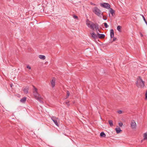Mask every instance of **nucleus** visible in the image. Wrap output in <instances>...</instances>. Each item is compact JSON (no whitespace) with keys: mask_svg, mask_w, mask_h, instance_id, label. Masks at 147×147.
Returning a JSON list of instances; mask_svg holds the SVG:
<instances>
[{"mask_svg":"<svg viewBox=\"0 0 147 147\" xmlns=\"http://www.w3.org/2000/svg\"><path fill=\"white\" fill-rule=\"evenodd\" d=\"M100 5L101 7L108 9L110 8V7L109 4L107 3H101Z\"/></svg>","mask_w":147,"mask_h":147,"instance_id":"nucleus-6","label":"nucleus"},{"mask_svg":"<svg viewBox=\"0 0 147 147\" xmlns=\"http://www.w3.org/2000/svg\"><path fill=\"white\" fill-rule=\"evenodd\" d=\"M121 26H118L117 27V29L119 32H121Z\"/></svg>","mask_w":147,"mask_h":147,"instance_id":"nucleus-20","label":"nucleus"},{"mask_svg":"<svg viewBox=\"0 0 147 147\" xmlns=\"http://www.w3.org/2000/svg\"><path fill=\"white\" fill-rule=\"evenodd\" d=\"M28 90L29 88L28 87H26L24 89L23 91L25 93L27 94L28 92Z\"/></svg>","mask_w":147,"mask_h":147,"instance_id":"nucleus-13","label":"nucleus"},{"mask_svg":"<svg viewBox=\"0 0 147 147\" xmlns=\"http://www.w3.org/2000/svg\"><path fill=\"white\" fill-rule=\"evenodd\" d=\"M140 36H142V37L143 36V34H142V33H140Z\"/></svg>","mask_w":147,"mask_h":147,"instance_id":"nucleus-32","label":"nucleus"},{"mask_svg":"<svg viewBox=\"0 0 147 147\" xmlns=\"http://www.w3.org/2000/svg\"><path fill=\"white\" fill-rule=\"evenodd\" d=\"M10 86H11V87H12V85H10Z\"/></svg>","mask_w":147,"mask_h":147,"instance_id":"nucleus-33","label":"nucleus"},{"mask_svg":"<svg viewBox=\"0 0 147 147\" xmlns=\"http://www.w3.org/2000/svg\"><path fill=\"white\" fill-rule=\"evenodd\" d=\"M92 11L96 15L101 18L102 16V13L101 11L97 7H94L92 9Z\"/></svg>","mask_w":147,"mask_h":147,"instance_id":"nucleus-3","label":"nucleus"},{"mask_svg":"<svg viewBox=\"0 0 147 147\" xmlns=\"http://www.w3.org/2000/svg\"><path fill=\"white\" fill-rule=\"evenodd\" d=\"M145 99L147 100V91L145 93Z\"/></svg>","mask_w":147,"mask_h":147,"instance_id":"nucleus-27","label":"nucleus"},{"mask_svg":"<svg viewBox=\"0 0 147 147\" xmlns=\"http://www.w3.org/2000/svg\"><path fill=\"white\" fill-rule=\"evenodd\" d=\"M109 9H109L110 13L111 14L112 16H113V14H114L115 13V11H114V10L113 9L111 8H110Z\"/></svg>","mask_w":147,"mask_h":147,"instance_id":"nucleus-16","label":"nucleus"},{"mask_svg":"<svg viewBox=\"0 0 147 147\" xmlns=\"http://www.w3.org/2000/svg\"><path fill=\"white\" fill-rule=\"evenodd\" d=\"M86 24L88 27L93 30H94L95 28L96 30H98L99 26L97 24H94L88 20H87L86 21Z\"/></svg>","mask_w":147,"mask_h":147,"instance_id":"nucleus-2","label":"nucleus"},{"mask_svg":"<svg viewBox=\"0 0 147 147\" xmlns=\"http://www.w3.org/2000/svg\"><path fill=\"white\" fill-rule=\"evenodd\" d=\"M143 140H147V131L143 134Z\"/></svg>","mask_w":147,"mask_h":147,"instance_id":"nucleus-10","label":"nucleus"},{"mask_svg":"<svg viewBox=\"0 0 147 147\" xmlns=\"http://www.w3.org/2000/svg\"><path fill=\"white\" fill-rule=\"evenodd\" d=\"M109 123L110 125V126L111 127H112L113 125V121L112 120H109Z\"/></svg>","mask_w":147,"mask_h":147,"instance_id":"nucleus-18","label":"nucleus"},{"mask_svg":"<svg viewBox=\"0 0 147 147\" xmlns=\"http://www.w3.org/2000/svg\"><path fill=\"white\" fill-rule=\"evenodd\" d=\"M117 113L119 114H121L122 113V111L121 110H119L117 111Z\"/></svg>","mask_w":147,"mask_h":147,"instance_id":"nucleus-28","label":"nucleus"},{"mask_svg":"<svg viewBox=\"0 0 147 147\" xmlns=\"http://www.w3.org/2000/svg\"><path fill=\"white\" fill-rule=\"evenodd\" d=\"M33 87L34 88L33 94L34 98L40 103H43V98L38 93L37 89L34 86H33Z\"/></svg>","mask_w":147,"mask_h":147,"instance_id":"nucleus-1","label":"nucleus"},{"mask_svg":"<svg viewBox=\"0 0 147 147\" xmlns=\"http://www.w3.org/2000/svg\"><path fill=\"white\" fill-rule=\"evenodd\" d=\"M142 16V18L143 19V20L144 21L145 23H146V22H147L146 21V19H145L143 15Z\"/></svg>","mask_w":147,"mask_h":147,"instance_id":"nucleus-25","label":"nucleus"},{"mask_svg":"<svg viewBox=\"0 0 147 147\" xmlns=\"http://www.w3.org/2000/svg\"><path fill=\"white\" fill-rule=\"evenodd\" d=\"M113 38V41H116L117 40V39L116 38L114 37Z\"/></svg>","mask_w":147,"mask_h":147,"instance_id":"nucleus-26","label":"nucleus"},{"mask_svg":"<svg viewBox=\"0 0 147 147\" xmlns=\"http://www.w3.org/2000/svg\"><path fill=\"white\" fill-rule=\"evenodd\" d=\"M98 38H104L105 37V35L104 34H99V33H98Z\"/></svg>","mask_w":147,"mask_h":147,"instance_id":"nucleus-11","label":"nucleus"},{"mask_svg":"<svg viewBox=\"0 0 147 147\" xmlns=\"http://www.w3.org/2000/svg\"><path fill=\"white\" fill-rule=\"evenodd\" d=\"M51 119L53 121L55 124L57 126H58L59 124L58 123V121L59 120L58 118L55 116H52L51 117Z\"/></svg>","mask_w":147,"mask_h":147,"instance_id":"nucleus-5","label":"nucleus"},{"mask_svg":"<svg viewBox=\"0 0 147 147\" xmlns=\"http://www.w3.org/2000/svg\"><path fill=\"white\" fill-rule=\"evenodd\" d=\"M91 36L90 37L91 39H96L98 38V34H96L94 32L90 33Z\"/></svg>","mask_w":147,"mask_h":147,"instance_id":"nucleus-8","label":"nucleus"},{"mask_svg":"<svg viewBox=\"0 0 147 147\" xmlns=\"http://www.w3.org/2000/svg\"><path fill=\"white\" fill-rule=\"evenodd\" d=\"M73 18L75 19H77L78 18V16L75 15L73 16Z\"/></svg>","mask_w":147,"mask_h":147,"instance_id":"nucleus-30","label":"nucleus"},{"mask_svg":"<svg viewBox=\"0 0 147 147\" xmlns=\"http://www.w3.org/2000/svg\"><path fill=\"white\" fill-rule=\"evenodd\" d=\"M39 57L41 59L44 60L45 59V56L42 55H39Z\"/></svg>","mask_w":147,"mask_h":147,"instance_id":"nucleus-17","label":"nucleus"},{"mask_svg":"<svg viewBox=\"0 0 147 147\" xmlns=\"http://www.w3.org/2000/svg\"><path fill=\"white\" fill-rule=\"evenodd\" d=\"M119 125L120 126V127H122V126L123 125V123H122V122H120L119 123Z\"/></svg>","mask_w":147,"mask_h":147,"instance_id":"nucleus-24","label":"nucleus"},{"mask_svg":"<svg viewBox=\"0 0 147 147\" xmlns=\"http://www.w3.org/2000/svg\"><path fill=\"white\" fill-rule=\"evenodd\" d=\"M110 32L111 37L112 38L114 36V30H113L111 29L110 30Z\"/></svg>","mask_w":147,"mask_h":147,"instance_id":"nucleus-12","label":"nucleus"},{"mask_svg":"<svg viewBox=\"0 0 147 147\" xmlns=\"http://www.w3.org/2000/svg\"><path fill=\"white\" fill-rule=\"evenodd\" d=\"M137 86L140 88H143L144 86V82L141 79V78L139 77L138 79V80L136 83Z\"/></svg>","mask_w":147,"mask_h":147,"instance_id":"nucleus-4","label":"nucleus"},{"mask_svg":"<svg viewBox=\"0 0 147 147\" xmlns=\"http://www.w3.org/2000/svg\"><path fill=\"white\" fill-rule=\"evenodd\" d=\"M103 24L106 28H107L109 27V26L106 23H104Z\"/></svg>","mask_w":147,"mask_h":147,"instance_id":"nucleus-22","label":"nucleus"},{"mask_svg":"<svg viewBox=\"0 0 147 147\" xmlns=\"http://www.w3.org/2000/svg\"><path fill=\"white\" fill-rule=\"evenodd\" d=\"M115 130L117 133V134L120 133L122 131V130L119 127H118L117 128H116L115 129Z\"/></svg>","mask_w":147,"mask_h":147,"instance_id":"nucleus-15","label":"nucleus"},{"mask_svg":"<svg viewBox=\"0 0 147 147\" xmlns=\"http://www.w3.org/2000/svg\"><path fill=\"white\" fill-rule=\"evenodd\" d=\"M26 100V98L25 97L21 99L20 100V102L22 103H24L25 102Z\"/></svg>","mask_w":147,"mask_h":147,"instance_id":"nucleus-14","label":"nucleus"},{"mask_svg":"<svg viewBox=\"0 0 147 147\" xmlns=\"http://www.w3.org/2000/svg\"><path fill=\"white\" fill-rule=\"evenodd\" d=\"M90 4H91V5H96L95 4H94V3H91Z\"/></svg>","mask_w":147,"mask_h":147,"instance_id":"nucleus-31","label":"nucleus"},{"mask_svg":"<svg viewBox=\"0 0 147 147\" xmlns=\"http://www.w3.org/2000/svg\"><path fill=\"white\" fill-rule=\"evenodd\" d=\"M69 91H67V96L66 98H68V97L69 96Z\"/></svg>","mask_w":147,"mask_h":147,"instance_id":"nucleus-23","label":"nucleus"},{"mask_svg":"<svg viewBox=\"0 0 147 147\" xmlns=\"http://www.w3.org/2000/svg\"><path fill=\"white\" fill-rule=\"evenodd\" d=\"M100 136L101 137H105L106 136V135L104 132H102L100 134Z\"/></svg>","mask_w":147,"mask_h":147,"instance_id":"nucleus-19","label":"nucleus"},{"mask_svg":"<svg viewBox=\"0 0 147 147\" xmlns=\"http://www.w3.org/2000/svg\"><path fill=\"white\" fill-rule=\"evenodd\" d=\"M131 125L132 129H136V128L137 127L136 124L134 120H132L131 121Z\"/></svg>","mask_w":147,"mask_h":147,"instance_id":"nucleus-7","label":"nucleus"},{"mask_svg":"<svg viewBox=\"0 0 147 147\" xmlns=\"http://www.w3.org/2000/svg\"><path fill=\"white\" fill-rule=\"evenodd\" d=\"M103 19V20H105L107 19V17L106 16L103 15V13H102V16Z\"/></svg>","mask_w":147,"mask_h":147,"instance_id":"nucleus-21","label":"nucleus"},{"mask_svg":"<svg viewBox=\"0 0 147 147\" xmlns=\"http://www.w3.org/2000/svg\"><path fill=\"white\" fill-rule=\"evenodd\" d=\"M51 84L52 87H54L55 85V80L54 78L52 79L51 82Z\"/></svg>","mask_w":147,"mask_h":147,"instance_id":"nucleus-9","label":"nucleus"},{"mask_svg":"<svg viewBox=\"0 0 147 147\" xmlns=\"http://www.w3.org/2000/svg\"><path fill=\"white\" fill-rule=\"evenodd\" d=\"M26 67L28 69H31V67L29 65H27Z\"/></svg>","mask_w":147,"mask_h":147,"instance_id":"nucleus-29","label":"nucleus"}]
</instances>
